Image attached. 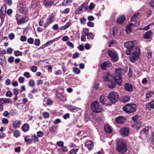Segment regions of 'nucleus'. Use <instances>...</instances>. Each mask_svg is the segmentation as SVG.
<instances>
[{
  "mask_svg": "<svg viewBox=\"0 0 154 154\" xmlns=\"http://www.w3.org/2000/svg\"><path fill=\"white\" fill-rule=\"evenodd\" d=\"M134 45V43L132 41L127 42L124 43V46L127 48V49L126 50V54L127 55H130L131 54L130 58V61L132 63L134 62L138 59L140 52V48L137 46L134 52L131 53L133 51Z\"/></svg>",
  "mask_w": 154,
  "mask_h": 154,
  "instance_id": "1",
  "label": "nucleus"
},
{
  "mask_svg": "<svg viewBox=\"0 0 154 154\" xmlns=\"http://www.w3.org/2000/svg\"><path fill=\"white\" fill-rule=\"evenodd\" d=\"M116 149L118 153H124L126 152L128 150L126 141L124 139L118 140L116 144Z\"/></svg>",
  "mask_w": 154,
  "mask_h": 154,
  "instance_id": "2",
  "label": "nucleus"
},
{
  "mask_svg": "<svg viewBox=\"0 0 154 154\" xmlns=\"http://www.w3.org/2000/svg\"><path fill=\"white\" fill-rule=\"evenodd\" d=\"M123 110L127 113H131L135 112L136 110L134 104H128L125 105L123 107Z\"/></svg>",
  "mask_w": 154,
  "mask_h": 154,
  "instance_id": "3",
  "label": "nucleus"
},
{
  "mask_svg": "<svg viewBox=\"0 0 154 154\" xmlns=\"http://www.w3.org/2000/svg\"><path fill=\"white\" fill-rule=\"evenodd\" d=\"M17 9L20 13L26 14L28 11L25 3L22 1H20L17 6Z\"/></svg>",
  "mask_w": 154,
  "mask_h": 154,
  "instance_id": "4",
  "label": "nucleus"
},
{
  "mask_svg": "<svg viewBox=\"0 0 154 154\" xmlns=\"http://www.w3.org/2000/svg\"><path fill=\"white\" fill-rule=\"evenodd\" d=\"M91 109L93 112L99 113L102 112V109L100 106V103L97 101H94L91 105Z\"/></svg>",
  "mask_w": 154,
  "mask_h": 154,
  "instance_id": "5",
  "label": "nucleus"
},
{
  "mask_svg": "<svg viewBox=\"0 0 154 154\" xmlns=\"http://www.w3.org/2000/svg\"><path fill=\"white\" fill-rule=\"evenodd\" d=\"M108 98L111 103H115L118 100L119 95L116 92H112L109 94Z\"/></svg>",
  "mask_w": 154,
  "mask_h": 154,
  "instance_id": "6",
  "label": "nucleus"
},
{
  "mask_svg": "<svg viewBox=\"0 0 154 154\" xmlns=\"http://www.w3.org/2000/svg\"><path fill=\"white\" fill-rule=\"evenodd\" d=\"M16 18L17 20V23L18 25L25 23L29 20L27 17H23L22 15L18 14H16Z\"/></svg>",
  "mask_w": 154,
  "mask_h": 154,
  "instance_id": "7",
  "label": "nucleus"
},
{
  "mask_svg": "<svg viewBox=\"0 0 154 154\" xmlns=\"http://www.w3.org/2000/svg\"><path fill=\"white\" fill-rule=\"evenodd\" d=\"M54 15L53 14H51L48 16L46 21L44 24V27L45 29L54 21Z\"/></svg>",
  "mask_w": 154,
  "mask_h": 154,
  "instance_id": "8",
  "label": "nucleus"
},
{
  "mask_svg": "<svg viewBox=\"0 0 154 154\" xmlns=\"http://www.w3.org/2000/svg\"><path fill=\"white\" fill-rule=\"evenodd\" d=\"M107 54L111 58L113 62H116L118 60L117 55L116 53L112 50H109L107 52Z\"/></svg>",
  "mask_w": 154,
  "mask_h": 154,
  "instance_id": "9",
  "label": "nucleus"
},
{
  "mask_svg": "<svg viewBox=\"0 0 154 154\" xmlns=\"http://www.w3.org/2000/svg\"><path fill=\"white\" fill-rule=\"evenodd\" d=\"M113 78L116 83L119 85H121L122 82V78L121 75L114 74Z\"/></svg>",
  "mask_w": 154,
  "mask_h": 154,
  "instance_id": "10",
  "label": "nucleus"
},
{
  "mask_svg": "<svg viewBox=\"0 0 154 154\" xmlns=\"http://www.w3.org/2000/svg\"><path fill=\"white\" fill-rule=\"evenodd\" d=\"M140 24L139 22H137L135 24L133 23H130L127 26L126 29V32L127 33H129L131 31V27L133 26H139Z\"/></svg>",
  "mask_w": 154,
  "mask_h": 154,
  "instance_id": "11",
  "label": "nucleus"
},
{
  "mask_svg": "<svg viewBox=\"0 0 154 154\" xmlns=\"http://www.w3.org/2000/svg\"><path fill=\"white\" fill-rule=\"evenodd\" d=\"M110 65V63L109 61L104 62L101 65V69L104 70H106L107 68L109 67Z\"/></svg>",
  "mask_w": 154,
  "mask_h": 154,
  "instance_id": "12",
  "label": "nucleus"
},
{
  "mask_svg": "<svg viewBox=\"0 0 154 154\" xmlns=\"http://www.w3.org/2000/svg\"><path fill=\"white\" fill-rule=\"evenodd\" d=\"M121 135H128L130 131L128 128L123 127L120 130Z\"/></svg>",
  "mask_w": 154,
  "mask_h": 154,
  "instance_id": "13",
  "label": "nucleus"
},
{
  "mask_svg": "<svg viewBox=\"0 0 154 154\" xmlns=\"http://www.w3.org/2000/svg\"><path fill=\"white\" fill-rule=\"evenodd\" d=\"M152 32L151 30H149L146 32L143 35V38L144 39H149L151 38L152 35Z\"/></svg>",
  "mask_w": 154,
  "mask_h": 154,
  "instance_id": "14",
  "label": "nucleus"
},
{
  "mask_svg": "<svg viewBox=\"0 0 154 154\" xmlns=\"http://www.w3.org/2000/svg\"><path fill=\"white\" fill-rule=\"evenodd\" d=\"M67 108L69 110L74 112L78 111L80 110V108L71 105L68 106Z\"/></svg>",
  "mask_w": 154,
  "mask_h": 154,
  "instance_id": "15",
  "label": "nucleus"
},
{
  "mask_svg": "<svg viewBox=\"0 0 154 154\" xmlns=\"http://www.w3.org/2000/svg\"><path fill=\"white\" fill-rule=\"evenodd\" d=\"M6 64L5 57L3 54L0 53V65L2 66Z\"/></svg>",
  "mask_w": 154,
  "mask_h": 154,
  "instance_id": "16",
  "label": "nucleus"
},
{
  "mask_svg": "<svg viewBox=\"0 0 154 154\" xmlns=\"http://www.w3.org/2000/svg\"><path fill=\"white\" fill-rule=\"evenodd\" d=\"M146 107L149 110L154 108V100L147 103L146 105Z\"/></svg>",
  "mask_w": 154,
  "mask_h": 154,
  "instance_id": "17",
  "label": "nucleus"
},
{
  "mask_svg": "<svg viewBox=\"0 0 154 154\" xmlns=\"http://www.w3.org/2000/svg\"><path fill=\"white\" fill-rule=\"evenodd\" d=\"M125 120V117L123 116H120L116 118V121L117 123H119L123 124L124 123Z\"/></svg>",
  "mask_w": 154,
  "mask_h": 154,
  "instance_id": "18",
  "label": "nucleus"
},
{
  "mask_svg": "<svg viewBox=\"0 0 154 154\" xmlns=\"http://www.w3.org/2000/svg\"><path fill=\"white\" fill-rule=\"evenodd\" d=\"M85 145L89 150L91 149L94 146L93 143L90 140H86Z\"/></svg>",
  "mask_w": 154,
  "mask_h": 154,
  "instance_id": "19",
  "label": "nucleus"
},
{
  "mask_svg": "<svg viewBox=\"0 0 154 154\" xmlns=\"http://www.w3.org/2000/svg\"><path fill=\"white\" fill-rule=\"evenodd\" d=\"M104 129L107 133H110L112 131V129L111 126L108 124H106L104 125Z\"/></svg>",
  "mask_w": 154,
  "mask_h": 154,
  "instance_id": "20",
  "label": "nucleus"
},
{
  "mask_svg": "<svg viewBox=\"0 0 154 154\" xmlns=\"http://www.w3.org/2000/svg\"><path fill=\"white\" fill-rule=\"evenodd\" d=\"M21 124V122L20 121L18 120H16L14 121L12 123L13 127L14 128H19Z\"/></svg>",
  "mask_w": 154,
  "mask_h": 154,
  "instance_id": "21",
  "label": "nucleus"
},
{
  "mask_svg": "<svg viewBox=\"0 0 154 154\" xmlns=\"http://www.w3.org/2000/svg\"><path fill=\"white\" fill-rule=\"evenodd\" d=\"M124 87L125 90L129 92H131L133 91V86L129 83H126L125 84Z\"/></svg>",
  "mask_w": 154,
  "mask_h": 154,
  "instance_id": "22",
  "label": "nucleus"
},
{
  "mask_svg": "<svg viewBox=\"0 0 154 154\" xmlns=\"http://www.w3.org/2000/svg\"><path fill=\"white\" fill-rule=\"evenodd\" d=\"M73 147H74L70 150L68 152V154H76L79 149V147L76 146L75 145H73Z\"/></svg>",
  "mask_w": 154,
  "mask_h": 154,
  "instance_id": "23",
  "label": "nucleus"
},
{
  "mask_svg": "<svg viewBox=\"0 0 154 154\" xmlns=\"http://www.w3.org/2000/svg\"><path fill=\"white\" fill-rule=\"evenodd\" d=\"M130 99V97L128 95L123 96L120 99L121 102L123 103H125L128 102Z\"/></svg>",
  "mask_w": 154,
  "mask_h": 154,
  "instance_id": "24",
  "label": "nucleus"
},
{
  "mask_svg": "<svg viewBox=\"0 0 154 154\" xmlns=\"http://www.w3.org/2000/svg\"><path fill=\"white\" fill-rule=\"evenodd\" d=\"M136 124L133 125L134 128H136L138 130L141 127L144 125V124L141 121H138L136 122Z\"/></svg>",
  "mask_w": 154,
  "mask_h": 154,
  "instance_id": "25",
  "label": "nucleus"
},
{
  "mask_svg": "<svg viewBox=\"0 0 154 154\" xmlns=\"http://www.w3.org/2000/svg\"><path fill=\"white\" fill-rule=\"evenodd\" d=\"M21 129L24 132H26L29 129V126L28 124L26 123L24 124L21 128Z\"/></svg>",
  "mask_w": 154,
  "mask_h": 154,
  "instance_id": "26",
  "label": "nucleus"
},
{
  "mask_svg": "<svg viewBox=\"0 0 154 154\" xmlns=\"http://www.w3.org/2000/svg\"><path fill=\"white\" fill-rule=\"evenodd\" d=\"M125 16H122L119 17L117 19L116 23L118 24H121L122 23L124 20H125Z\"/></svg>",
  "mask_w": 154,
  "mask_h": 154,
  "instance_id": "27",
  "label": "nucleus"
},
{
  "mask_svg": "<svg viewBox=\"0 0 154 154\" xmlns=\"http://www.w3.org/2000/svg\"><path fill=\"white\" fill-rule=\"evenodd\" d=\"M10 100H11L10 99L6 98H2L0 100V102L2 104L7 103H10Z\"/></svg>",
  "mask_w": 154,
  "mask_h": 154,
  "instance_id": "28",
  "label": "nucleus"
},
{
  "mask_svg": "<svg viewBox=\"0 0 154 154\" xmlns=\"http://www.w3.org/2000/svg\"><path fill=\"white\" fill-rule=\"evenodd\" d=\"M149 128L148 127L146 126L143 129L141 130L140 131V134H147L149 133Z\"/></svg>",
  "mask_w": 154,
  "mask_h": 154,
  "instance_id": "29",
  "label": "nucleus"
},
{
  "mask_svg": "<svg viewBox=\"0 0 154 154\" xmlns=\"http://www.w3.org/2000/svg\"><path fill=\"white\" fill-rule=\"evenodd\" d=\"M82 34L87 35L88 39H92L93 38V35L91 33H88L86 32H84L83 33H82Z\"/></svg>",
  "mask_w": 154,
  "mask_h": 154,
  "instance_id": "30",
  "label": "nucleus"
},
{
  "mask_svg": "<svg viewBox=\"0 0 154 154\" xmlns=\"http://www.w3.org/2000/svg\"><path fill=\"white\" fill-rule=\"evenodd\" d=\"M5 8V9H6V7L5 6H2V7L1 8L0 10V17L1 19H3L5 15V11H2V9L3 8Z\"/></svg>",
  "mask_w": 154,
  "mask_h": 154,
  "instance_id": "31",
  "label": "nucleus"
},
{
  "mask_svg": "<svg viewBox=\"0 0 154 154\" xmlns=\"http://www.w3.org/2000/svg\"><path fill=\"white\" fill-rule=\"evenodd\" d=\"M123 70L122 69L120 68H117L115 69V72L114 74L116 75H121V73L123 72Z\"/></svg>",
  "mask_w": 154,
  "mask_h": 154,
  "instance_id": "32",
  "label": "nucleus"
},
{
  "mask_svg": "<svg viewBox=\"0 0 154 154\" xmlns=\"http://www.w3.org/2000/svg\"><path fill=\"white\" fill-rule=\"evenodd\" d=\"M73 0H65L62 3L61 5L65 6L67 5H69V4L72 2Z\"/></svg>",
  "mask_w": 154,
  "mask_h": 154,
  "instance_id": "33",
  "label": "nucleus"
},
{
  "mask_svg": "<svg viewBox=\"0 0 154 154\" xmlns=\"http://www.w3.org/2000/svg\"><path fill=\"white\" fill-rule=\"evenodd\" d=\"M25 140L26 142L27 143H31L32 141V138L31 136H27L25 138Z\"/></svg>",
  "mask_w": 154,
  "mask_h": 154,
  "instance_id": "34",
  "label": "nucleus"
},
{
  "mask_svg": "<svg viewBox=\"0 0 154 154\" xmlns=\"http://www.w3.org/2000/svg\"><path fill=\"white\" fill-rule=\"evenodd\" d=\"M106 99L105 96L103 95L101 96L100 98V102L103 104H105Z\"/></svg>",
  "mask_w": 154,
  "mask_h": 154,
  "instance_id": "35",
  "label": "nucleus"
},
{
  "mask_svg": "<svg viewBox=\"0 0 154 154\" xmlns=\"http://www.w3.org/2000/svg\"><path fill=\"white\" fill-rule=\"evenodd\" d=\"M44 101L47 102V105H51L53 104V101L48 98H45Z\"/></svg>",
  "mask_w": 154,
  "mask_h": 154,
  "instance_id": "36",
  "label": "nucleus"
},
{
  "mask_svg": "<svg viewBox=\"0 0 154 154\" xmlns=\"http://www.w3.org/2000/svg\"><path fill=\"white\" fill-rule=\"evenodd\" d=\"M57 127L53 126L49 128V130L50 131H51L52 133H54L56 132L57 131Z\"/></svg>",
  "mask_w": 154,
  "mask_h": 154,
  "instance_id": "37",
  "label": "nucleus"
},
{
  "mask_svg": "<svg viewBox=\"0 0 154 154\" xmlns=\"http://www.w3.org/2000/svg\"><path fill=\"white\" fill-rule=\"evenodd\" d=\"M116 84L114 82H110L108 84V86L110 88H113L115 86Z\"/></svg>",
  "mask_w": 154,
  "mask_h": 154,
  "instance_id": "38",
  "label": "nucleus"
},
{
  "mask_svg": "<svg viewBox=\"0 0 154 154\" xmlns=\"http://www.w3.org/2000/svg\"><path fill=\"white\" fill-rule=\"evenodd\" d=\"M14 54L16 56H18L22 55V52L17 51H14Z\"/></svg>",
  "mask_w": 154,
  "mask_h": 154,
  "instance_id": "39",
  "label": "nucleus"
},
{
  "mask_svg": "<svg viewBox=\"0 0 154 154\" xmlns=\"http://www.w3.org/2000/svg\"><path fill=\"white\" fill-rule=\"evenodd\" d=\"M139 116L137 115H135L132 118V119L135 122H138Z\"/></svg>",
  "mask_w": 154,
  "mask_h": 154,
  "instance_id": "40",
  "label": "nucleus"
},
{
  "mask_svg": "<svg viewBox=\"0 0 154 154\" xmlns=\"http://www.w3.org/2000/svg\"><path fill=\"white\" fill-rule=\"evenodd\" d=\"M83 12L82 8L78 9L75 11V13L76 14H81Z\"/></svg>",
  "mask_w": 154,
  "mask_h": 154,
  "instance_id": "41",
  "label": "nucleus"
},
{
  "mask_svg": "<svg viewBox=\"0 0 154 154\" xmlns=\"http://www.w3.org/2000/svg\"><path fill=\"white\" fill-rule=\"evenodd\" d=\"M152 93L151 92H148L146 94V99H148L149 97L152 96Z\"/></svg>",
  "mask_w": 154,
  "mask_h": 154,
  "instance_id": "42",
  "label": "nucleus"
},
{
  "mask_svg": "<svg viewBox=\"0 0 154 154\" xmlns=\"http://www.w3.org/2000/svg\"><path fill=\"white\" fill-rule=\"evenodd\" d=\"M45 6L46 7H51L52 5H51V2L50 1H46L44 2Z\"/></svg>",
  "mask_w": 154,
  "mask_h": 154,
  "instance_id": "43",
  "label": "nucleus"
},
{
  "mask_svg": "<svg viewBox=\"0 0 154 154\" xmlns=\"http://www.w3.org/2000/svg\"><path fill=\"white\" fill-rule=\"evenodd\" d=\"M139 14V13H137L136 14H135L131 18V22H133V21L135 20V19L136 18L138 14Z\"/></svg>",
  "mask_w": 154,
  "mask_h": 154,
  "instance_id": "44",
  "label": "nucleus"
},
{
  "mask_svg": "<svg viewBox=\"0 0 154 154\" xmlns=\"http://www.w3.org/2000/svg\"><path fill=\"white\" fill-rule=\"evenodd\" d=\"M43 116L46 119L49 117V114L48 112H45L43 113Z\"/></svg>",
  "mask_w": 154,
  "mask_h": 154,
  "instance_id": "45",
  "label": "nucleus"
},
{
  "mask_svg": "<svg viewBox=\"0 0 154 154\" xmlns=\"http://www.w3.org/2000/svg\"><path fill=\"white\" fill-rule=\"evenodd\" d=\"M32 141L33 140L34 142H36L38 141V137L36 135H32Z\"/></svg>",
  "mask_w": 154,
  "mask_h": 154,
  "instance_id": "46",
  "label": "nucleus"
},
{
  "mask_svg": "<svg viewBox=\"0 0 154 154\" xmlns=\"http://www.w3.org/2000/svg\"><path fill=\"white\" fill-rule=\"evenodd\" d=\"M35 82L34 80H31L29 82V84L30 87H33L35 85Z\"/></svg>",
  "mask_w": 154,
  "mask_h": 154,
  "instance_id": "47",
  "label": "nucleus"
},
{
  "mask_svg": "<svg viewBox=\"0 0 154 154\" xmlns=\"http://www.w3.org/2000/svg\"><path fill=\"white\" fill-rule=\"evenodd\" d=\"M73 72L76 74H79L80 72V69L78 68H74L73 69Z\"/></svg>",
  "mask_w": 154,
  "mask_h": 154,
  "instance_id": "48",
  "label": "nucleus"
},
{
  "mask_svg": "<svg viewBox=\"0 0 154 154\" xmlns=\"http://www.w3.org/2000/svg\"><path fill=\"white\" fill-rule=\"evenodd\" d=\"M153 24H154V21H153V23H150L148 24L143 28V29L145 30H147L149 29H150V26Z\"/></svg>",
  "mask_w": 154,
  "mask_h": 154,
  "instance_id": "49",
  "label": "nucleus"
},
{
  "mask_svg": "<svg viewBox=\"0 0 154 154\" xmlns=\"http://www.w3.org/2000/svg\"><path fill=\"white\" fill-rule=\"evenodd\" d=\"M111 77V75L108 74L106 75V77L104 78V80L105 81H110V77Z\"/></svg>",
  "mask_w": 154,
  "mask_h": 154,
  "instance_id": "50",
  "label": "nucleus"
},
{
  "mask_svg": "<svg viewBox=\"0 0 154 154\" xmlns=\"http://www.w3.org/2000/svg\"><path fill=\"white\" fill-rule=\"evenodd\" d=\"M55 40V39H54L52 40H51L46 43V45L47 46H48L49 45H50L52 44L54 42Z\"/></svg>",
  "mask_w": 154,
  "mask_h": 154,
  "instance_id": "51",
  "label": "nucleus"
},
{
  "mask_svg": "<svg viewBox=\"0 0 154 154\" xmlns=\"http://www.w3.org/2000/svg\"><path fill=\"white\" fill-rule=\"evenodd\" d=\"M56 92L57 93L56 94V95L57 97L60 99H61L62 98L63 96H62V94L61 93H60L59 92H58L56 90Z\"/></svg>",
  "mask_w": 154,
  "mask_h": 154,
  "instance_id": "52",
  "label": "nucleus"
},
{
  "mask_svg": "<svg viewBox=\"0 0 154 154\" xmlns=\"http://www.w3.org/2000/svg\"><path fill=\"white\" fill-rule=\"evenodd\" d=\"M12 95V92L10 91H8L6 94V95L7 97H11Z\"/></svg>",
  "mask_w": 154,
  "mask_h": 154,
  "instance_id": "53",
  "label": "nucleus"
},
{
  "mask_svg": "<svg viewBox=\"0 0 154 154\" xmlns=\"http://www.w3.org/2000/svg\"><path fill=\"white\" fill-rule=\"evenodd\" d=\"M40 43V41L38 39H35V41L34 44L36 46H39Z\"/></svg>",
  "mask_w": 154,
  "mask_h": 154,
  "instance_id": "54",
  "label": "nucleus"
},
{
  "mask_svg": "<svg viewBox=\"0 0 154 154\" xmlns=\"http://www.w3.org/2000/svg\"><path fill=\"white\" fill-rule=\"evenodd\" d=\"M27 42L29 43L32 44L34 42V39L32 38H29L27 39Z\"/></svg>",
  "mask_w": 154,
  "mask_h": 154,
  "instance_id": "55",
  "label": "nucleus"
},
{
  "mask_svg": "<svg viewBox=\"0 0 154 154\" xmlns=\"http://www.w3.org/2000/svg\"><path fill=\"white\" fill-rule=\"evenodd\" d=\"M15 37V35L13 33H11L9 35V38L10 40H12L14 39Z\"/></svg>",
  "mask_w": 154,
  "mask_h": 154,
  "instance_id": "56",
  "label": "nucleus"
},
{
  "mask_svg": "<svg viewBox=\"0 0 154 154\" xmlns=\"http://www.w3.org/2000/svg\"><path fill=\"white\" fill-rule=\"evenodd\" d=\"M95 6V5L93 3H91L89 6V8L91 10L93 9L94 8Z\"/></svg>",
  "mask_w": 154,
  "mask_h": 154,
  "instance_id": "57",
  "label": "nucleus"
},
{
  "mask_svg": "<svg viewBox=\"0 0 154 154\" xmlns=\"http://www.w3.org/2000/svg\"><path fill=\"white\" fill-rule=\"evenodd\" d=\"M79 54L78 52H76L73 54L72 58L73 59L79 57Z\"/></svg>",
  "mask_w": 154,
  "mask_h": 154,
  "instance_id": "58",
  "label": "nucleus"
},
{
  "mask_svg": "<svg viewBox=\"0 0 154 154\" xmlns=\"http://www.w3.org/2000/svg\"><path fill=\"white\" fill-rule=\"evenodd\" d=\"M23 75L27 79L29 78L30 77L29 73L28 72H25L24 73Z\"/></svg>",
  "mask_w": 154,
  "mask_h": 154,
  "instance_id": "59",
  "label": "nucleus"
},
{
  "mask_svg": "<svg viewBox=\"0 0 154 154\" xmlns=\"http://www.w3.org/2000/svg\"><path fill=\"white\" fill-rule=\"evenodd\" d=\"M66 44L69 46L71 47L72 48H73L74 47V45L72 44V42H70L68 41L66 42Z\"/></svg>",
  "mask_w": 154,
  "mask_h": 154,
  "instance_id": "60",
  "label": "nucleus"
},
{
  "mask_svg": "<svg viewBox=\"0 0 154 154\" xmlns=\"http://www.w3.org/2000/svg\"><path fill=\"white\" fill-rule=\"evenodd\" d=\"M57 145L60 147H63V141H60L57 143Z\"/></svg>",
  "mask_w": 154,
  "mask_h": 154,
  "instance_id": "61",
  "label": "nucleus"
},
{
  "mask_svg": "<svg viewBox=\"0 0 154 154\" xmlns=\"http://www.w3.org/2000/svg\"><path fill=\"white\" fill-rule=\"evenodd\" d=\"M94 25V23L91 22L90 21H89L87 23V25L88 26L90 27H93Z\"/></svg>",
  "mask_w": 154,
  "mask_h": 154,
  "instance_id": "62",
  "label": "nucleus"
},
{
  "mask_svg": "<svg viewBox=\"0 0 154 154\" xmlns=\"http://www.w3.org/2000/svg\"><path fill=\"white\" fill-rule=\"evenodd\" d=\"M5 84L6 85H9L11 84L10 80L8 79H6L5 81Z\"/></svg>",
  "mask_w": 154,
  "mask_h": 154,
  "instance_id": "63",
  "label": "nucleus"
},
{
  "mask_svg": "<svg viewBox=\"0 0 154 154\" xmlns=\"http://www.w3.org/2000/svg\"><path fill=\"white\" fill-rule=\"evenodd\" d=\"M13 92L14 94L16 95H17L19 93L18 90L16 88H14L13 89Z\"/></svg>",
  "mask_w": 154,
  "mask_h": 154,
  "instance_id": "64",
  "label": "nucleus"
}]
</instances>
